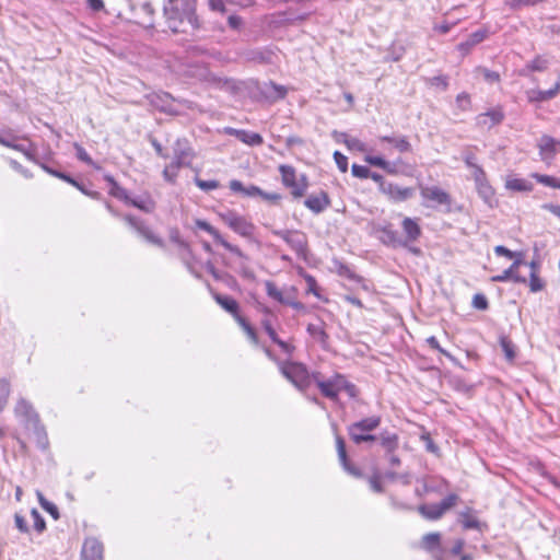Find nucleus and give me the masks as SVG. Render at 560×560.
Masks as SVG:
<instances>
[{
	"mask_svg": "<svg viewBox=\"0 0 560 560\" xmlns=\"http://www.w3.org/2000/svg\"><path fill=\"white\" fill-rule=\"evenodd\" d=\"M459 501V497L456 493L447 494L440 503L420 504L417 508L418 513L428 521H438L443 515L456 506Z\"/></svg>",
	"mask_w": 560,
	"mask_h": 560,
	"instance_id": "4",
	"label": "nucleus"
},
{
	"mask_svg": "<svg viewBox=\"0 0 560 560\" xmlns=\"http://www.w3.org/2000/svg\"><path fill=\"white\" fill-rule=\"evenodd\" d=\"M288 245L299 258H306L308 252V240L304 232L295 230L291 238H289Z\"/></svg>",
	"mask_w": 560,
	"mask_h": 560,
	"instance_id": "26",
	"label": "nucleus"
},
{
	"mask_svg": "<svg viewBox=\"0 0 560 560\" xmlns=\"http://www.w3.org/2000/svg\"><path fill=\"white\" fill-rule=\"evenodd\" d=\"M420 195L423 198V206L435 207L446 206L448 209L452 203V198L448 192L440 188L439 186H424L420 187Z\"/></svg>",
	"mask_w": 560,
	"mask_h": 560,
	"instance_id": "5",
	"label": "nucleus"
},
{
	"mask_svg": "<svg viewBox=\"0 0 560 560\" xmlns=\"http://www.w3.org/2000/svg\"><path fill=\"white\" fill-rule=\"evenodd\" d=\"M427 343L432 348V349H435L438 350L440 353L444 354L445 357H447L448 359L451 360H454V357L448 352L446 351L445 349H443L440 343H439V340L436 339V337L434 336H431L427 339Z\"/></svg>",
	"mask_w": 560,
	"mask_h": 560,
	"instance_id": "61",
	"label": "nucleus"
},
{
	"mask_svg": "<svg viewBox=\"0 0 560 560\" xmlns=\"http://www.w3.org/2000/svg\"><path fill=\"white\" fill-rule=\"evenodd\" d=\"M471 304L476 310H480V311H486L489 307L488 300H487L486 295L482 293L475 294L472 298Z\"/></svg>",
	"mask_w": 560,
	"mask_h": 560,
	"instance_id": "56",
	"label": "nucleus"
},
{
	"mask_svg": "<svg viewBox=\"0 0 560 560\" xmlns=\"http://www.w3.org/2000/svg\"><path fill=\"white\" fill-rule=\"evenodd\" d=\"M505 188L512 191L529 192L534 189V185L525 178L510 176L505 180Z\"/></svg>",
	"mask_w": 560,
	"mask_h": 560,
	"instance_id": "37",
	"label": "nucleus"
},
{
	"mask_svg": "<svg viewBox=\"0 0 560 560\" xmlns=\"http://www.w3.org/2000/svg\"><path fill=\"white\" fill-rule=\"evenodd\" d=\"M196 226L198 229L209 233L214 238V241L217 243L222 245L225 249H228L232 254L236 255L240 258H246L245 254L242 252V249L238 246L233 245V244L229 243L226 240H224L222 237V235L220 234V232L214 226H212L210 223H208L207 221L197 220Z\"/></svg>",
	"mask_w": 560,
	"mask_h": 560,
	"instance_id": "12",
	"label": "nucleus"
},
{
	"mask_svg": "<svg viewBox=\"0 0 560 560\" xmlns=\"http://www.w3.org/2000/svg\"><path fill=\"white\" fill-rule=\"evenodd\" d=\"M560 92V79L556 82L552 89L542 90H530L527 92V98L530 103H540L552 100Z\"/></svg>",
	"mask_w": 560,
	"mask_h": 560,
	"instance_id": "29",
	"label": "nucleus"
},
{
	"mask_svg": "<svg viewBox=\"0 0 560 560\" xmlns=\"http://www.w3.org/2000/svg\"><path fill=\"white\" fill-rule=\"evenodd\" d=\"M401 229L404 232L402 242H406V247L410 243H415L421 236V228L416 219L406 217L401 222Z\"/></svg>",
	"mask_w": 560,
	"mask_h": 560,
	"instance_id": "25",
	"label": "nucleus"
},
{
	"mask_svg": "<svg viewBox=\"0 0 560 560\" xmlns=\"http://www.w3.org/2000/svg\"><path fill=\"white\" fill-rule=\"evenodd\" d=\"M524 264H525V261L523 260V258L514 259V261L508 269H505L500 275L493 276L491 278V281L492 282H506V281L512 280L516 283H526L527 282L526 278L517 273V269L520 268L521 265H524Z\"/></svg>",
	"mask_w": 560,
	"mask_h": 560,
	"instance_id": "22",
	"label": "nucleus"
},
{
	"mask_svg": "<svg viewBox=\"0 0 560 560\" xmlns=\"http://www.w3.org/2000/svg\"><path fill=\"white\" fill-rule=\"evenodd\" d=\"M378 140L393 144L394 148L400 153L410 152L412 150L411 143L406 136H380Z\"/></svg>",
	"mask_w": 560,
	"mask_h": 560,
	"instance_id": "32",
	"label": "nucleus"
},
{
	"mask_svg": "<svg viewBox=\"0 0 560 560\" xmlns=\"http://www.w3.org/2000/svg\"><path fill=\"white\" fill-rule=\"evenodd\" d=\"M236 322L243 328V330L246 332L248 338L254 343H257L258 342L257 334H256L255 329L253 328V326L246 320V318H244L243 316L237 317Z\"/></svg>",
	"mask_w": 560,
	"mask_h": 560,
	"instance_id": "47",
	"label": "nucleus"
},
{
	"mask_svg": "<svg viewBox=\"0 0 560 560\" xmlns=\"http://www.w3.org/2000/svg\"><path fill=\"white\" fill-rule=\"evenodd\" d=\"M538 148L541 160L551 159L556 153V140L545 135L539 139Z\"/></svg>",
	"mask_w": 560,
	"mask_h": 560,
	"instance_id": "36",
	"label": "nucleus"
},
{
	"mask_svg": "<svg viewBox=\"0 0 560 560\" xmlns=\"http://www.w3.org/2000/svg\"><path fill=\"white\" fill-rule=\"evenodd\" d=\"M419 482L420 486L416 488L415 493L420 498L430 493L443 494L450 486L445 479L436 477H425Z\"/></svg>",
	"mask_w": 560,
	"mask_h": 560,
	"instance_id": "8",
	"label": "nucleus"
},
{
	"mask_svg": "<svg viewBox=\"0 0 560 560\" xmlns=\"http://www.w3.org/2000/svg\"><path fill=\"white\" fill-rule=\"evenodd\" d=\"M279 173L281 174L283 186L290 189L294 199H300L305 195L310 186L308 178L305 174L298 176L296 170L292 165L287 164L279 166Z\"/></svg>",
	"mask_w": 560,
	"mask_h": 560,
	"instance_id": "3",
	"label": "nucleus"
},
{
	"mask_svg": "<svg viewBox=\"0 0 560 560\" xmlns=\"http://www.w3.org/2000/svg\"><path fill=\"white\" fill-rule=\"evenodd\" d=\"M345 144L349 150L352 151L365 152L368 150L365 143H363L358 138L348 137V139L345 140Z\"/></svg>",
	"mask_w": 560,
	"mask_h": 560,
	"instance_id": "51",
	"label": "nucleus"
},
{
	"mask_svg": "<svg viewBox=\"0 0 560 560\" xmlns=\"http://www.w3.org/2000/svg\"><path fill=\"white\" fill-rule=\"evenodd\" d=\"M504 119V113L500 107L489 109L486 113H481L476 117V124L482 129H491L497 125H500Z\"/></svg>",
	"mask_w": 560,
	"mask_h": 560,
	"instance_id": "21",
	"label": "nucleus"
},
{
	"mask_svg": "<svg viewBox=\"0 0 560 560\" xmlns=\"http://www.w3.org/2000/svg\"><path fill=\"white\" fill-rule=\"evenodd\" d=\"M378 441L385 454L395 453L399 446L398 434L388 430H384L378 434Z\"/></svg>",
	"mask_w": 560,
	"mask_h": 560,
	"instance_id": "30",
	"label": "nucleus"
},
{
	"mask_svg": "<svg viewBox=\"0 0 560 560\" xmlns=\"http://www.w3.org/2000/svg\"><path fill=\"white\" fill-rule=\"evenodd\" d=\"M230 189L234 192H240L247 197H257L262 195V190L255 185H249L245 187L242 182L237 179H233L230 182Z\"/></svg>",
	"mask_w": 560,
	"mask_h": 560,
	"instance_id": "38",
	"label": "nucleus"
},
{
	"mask_svg": "<svg viewBox=\"0 0 560 560\" xmlns=\"http://www.w3.org/2000/svg\"><path fill=\"white\" fill-rule=\"evenodd\" d=\"M380 416H371L348 425L347 431L350 438L359 435L360 433H371L381 424Z\"/></svg>",
	"mask_w": 560,
	"mask_h": 560,
	"instance_id": "15",
	"label": "nucleus"
},
{
	"mask_svg": "<svg viewBox=\"0 0 560 560\" xmlns=\"http://www.w3.org/2000/svg\"><path fill=\"white\" fill-rule=\"evenodd\" d=\"M178 174V168L174 167L173 164H168L163 170V177L166 182L174 184Z\"/></svg>",
	"mask_w": 560,
	"mask_h": 560,
	"instance_id": "58",
	"label": "nucleus"
},
{
	"mask_svg": "<svg viewBox=\"0 0 560 560\" xmlns=\"http://www.w3.org/2000/svg\"><path fill=\"white\" fill-rule=\"evenodd\" d=\"M223 222L235 233L243 237H252L255 231L253 223L247 221L244 217L238 215L234 211H228L221 214Z\"/></svg>",
	"mask_w": 560,
	"mask_h": 560,
	"instance_id": "6",
	"label": "nucleus"
},
{
	"mask_svg": "<svg viewBox=\"0 0 560 560\" xmlns=\"http://www.w3.org/2000/svg\"><path fill=\"white\" fill-rule=\"evenodd\" d=\"M26 428L33 430L37 446L42 450H46L48 446V438L44 425L40 423V420H38L37 423H31V425H26Z\"/></svg>",
	"mask_w": 560,
	"mask_h": 560,
	"instance_id": "40",
	"label": "nucleus"
},
{
	"mask_svg": "<svg viewBox=\"0 0 560 560\" xmlns=\"http://www.w3.org/2000/svg\"><path fill=\"white\" fill-rule=\"evenodd\" d=\"M127 205L129 206H132L135 208H138L147 213H151L154 208H155V203L154 201L147 197V198H130L129 197V201L126 202Z\"/></svg>",
	"mask_w": 560,
	"mask_h": 560,
	"instance_id": "42",
	"label": "nucleus"
},
{
	"mask_svg": "<svg viewBox=\"0 0 560 560\" xmlns=\"http://www.w3.org/2000/svg\"><path fill=\"white\" fill-rule=\"evenodd\" d=\"M488 36L487 30H478L471 33L465 42H462L457 45L458 51L465 56L470 52V50L481 42H483Z\"/></svg>",
	"mask_w": 560,
	"mask_h": 560,
	"instance_id": "28",
	"label": "nucleus"
},
{
	"mask_svg": "<svg viewBox=\"0 0 560 560\" xmlns=\"http://www.w3.org/2000/svg\"><path fill=\"white\" fill-rule=\"evenodd\" d=\"M382 192L394 202H402L413 197L415 189L411 187H401L393 183H387L382 184Z\"/></svg>",
	"mask_w": 560,
	"mask_h": 560,
	"instance_id": "16",
	"label": "nucleus"
},
{
	"mask_svg": "<svg viewBox=\"0 0 560 560\" xmlns=\"http://www.w3.org/2000/svg\"><path fill=\"white\" fill-rule=\"evenodd\" d=\"M331 205L328 194L320 190L318 194H312L304 200V206L314 214L324 212Z\"/></svg>",
	"mask_w": 560,
	"mask_h": 560,
	"instance_id": "20",
	"label": "nucleus"
},
{
	"mask_svg": "<svg viewBox=\"0 0 560 560\" xmlns=\"http://www.w3.org/2000/svg\"><path fill=\"white\" fill-rule=\"evenodd\" d=\"M544 288H545V282L542 281V279H540L538 273H536V270L530 271V275H529L530 291L536 293V292L541 291Z\"/></svg>",
	"mask_w": 560,
	"mask_h": 560,
	"instance_id": "48",
	"label": "nucleus"
},
{
	"mask_svg": "<svg viewBox=\"0 0 560 560\" xmlns=\"http://www.w3.org/2000/svg\"><path fill=\"white\" fill-rule=\"evenodd\" d=\"M125 222H127L140 236L147 240L149 243L154 244L156 246H164V242L161 237L156 236L152 230L145 225V223L131 214H125L121 217Z\"/></svg>",
	"mask_w": 560,
	"mask_h": 560,
	"instance_id": "9",
	"label": "nucleus"
},
{
	"mask_svg": "<svg viewBox=\"0 0 560 560\" xmlns=\"http://www.w3.org/2000/svg\"><path fill=\"white\" fill-rule=\"evenodd\" d=\"M365 161L372 165L382 168L387 174L396 175L398 173L397 162L386 161L383 156L378 155H366Z\"/></svg>",
	"mask_w": 560,
	"mask_h": 560,
	"instance_id": "31",
	"label": "nucleus"
},
{
	"mask_svg": "<svg viewBox=\"0 0 560 560\" xmlns=\"http://www.w3.org/2000/svg\"><path fill=\"white\" fill-rule=\"evenodd\" d=\"M163 15L173 33H185L187 26L191 30L200 27L196 14V0H164Z\"/></svg>",
	"mask_w": 560,
	"mask_h": 560,
	"instance_id": "1",
	"label": "nucleus"
},
{
	"mask_svg": "<svg viewBox=\"0 0 560 560\" xmlns=\"http://www.w3.org/2000/svg\"><path fill=\"white\" fill-rule=\"evenodd\" d=\"M325 324L319 320L317 324H308L306 327V331L310 334V336L319 342L323 348H326L328 342V334L325 331Z\"/></svg>",
	"mask_w": 560,
	"mask_h": 560,
	"instance_id": "34",
	"label": "nucleus"
},
{
	"mask_svg": "<svg viewBox=\"0 0 560 560\" xmlns=\"http://www.w3.org/2000/svg\"><path fill=\"white\" fill-rule=\"evenodd\" d=\"M278 368L281 374L301 393H305L310 388V371L304 363L288 360L278 362Z\"/></svg>",
	"mask_w": 560,
	"mask_h": 560,
	"instance_id": "2",
	"label": "nucleus"
},
{
	"mask_svg": "<svg viewBox=\"0 0 560 560\" xmlns=\"http://www.w3.org/2000/svg\"><path fill=\"white\" fill-rule=\"evenodd\" d=\"M345 385V375L335 373L331 377L325 380V382H318V389L322 395L330 400H337L339 393L342 390Z\"/></svg>",
	"mask_w": 560,
	"mask_h": 560,
	"instance_id": "10",
	"label": "nucleus"
},
{
	"mask_svg": "<svg viewBox=\"0 0 560 560\" xmlns=\"http://www.w3.org/2000/svg\"><path fill=\"white\" fill-rule=\"evenodd\" d=\"M266 334L269 336V338L271 339V341L273 343H276L277 346H279V348L285 353L288 354L289 357H291L295 350V347L292 346L291 343L287 342V341H283L281 340L275 328L272 327V325L270 327H267V329H265Z\"/></svg>",
	"mask_w": 560,
	"mask_h": 560,
	"instance_id": "41",
	"label": "nucleus"
},
{
	"mask_svg": "<svg viewBox=\"0 0 560 560\" xmlns=\"http://www.w3.org/2000/svg\"><path fill=\"white\" fill-rule=\"evenodd\" d=\"M10 395V383L5 380H0V411L4 408Z\"/></svg>",
	"mask_w": 560,
	"mask_h": 560,
	"instance_id": "53",
	"label": "nucleus"
},
{
	"mask_svg": "<svg viewBox=\"0 0 560 560\" xmlns=\"http://www.w3.org/2000/svg\"><path fill=\"white\" fill-rule=\"evenodd\" d=\"M104 179L108 183L109 185V195L124 201L125 203L127 201H129V195H128V191L122 188L116 180L115 178L107 174L104 176Z\"/></svg>",
	"mask_w": 560,
	"mask_h": 560,
	"instance_id": "39",
	"label": "nucleus"
},
{
	"mask_svg": "<svg viewBox=\"0 0 560 560\" xmlns=\"http://www.w3.org/2000/svg\"><path fill=\"white\" fill-rule=\"evenodd\" d=\"M264 92L269 97H273L276 100H280V98H284L285 97L288 91H287V89L283 85H279V84L270 81L269 83L265 84Z\"/></svg>",
	"mask_w": 560,
	"mask_h": 560,
	"instance_id": "43",
	"label": "nucleus"
},
{
	"mask_svg": "<svg viewBox=\"0 0 560 560\" xmlns=\"http://www.w3.org/2000/svg\"><path fill=\"white\" fill-rule=\"evenodd\" d=\"M195 158V152L186 139H177L173 147V159L171 164L178 170L188 167Z\"/></svg>",
	"mask_w": 560,
	"mask_h": 560,
	"instance_id": "7",
	"label": "nucleus"
},
{
	"mask_svg": "<svg viewBox=\"0 0 560 560\" xmlns=\"http://www.w3.org/2000/svg\"><path fill=\"white\" fill-rule=\"evenodd\" d=\"M476 71L480 73L488 83H497L500 81V74L497 71L489 70L485 67H478Z\"/></svg>",
	"mask_w": 560,
	"mask_h": 560,
	"instance_id": "50",
	"label": "nucleus"
},
{
	"mask_svg": "<svg viewBox=\"0 0 560 560\" xmlns=\"http://www.w3.org/2000/svg\"><path fill=\"white\" fill-rule=\"evenodd\" d=\"M224 132L229 136H234L236 139L242 141L243 143L252 145V147L261 145L264 143L262 137L257 132L247 131L244 129H235L232 127H226L224 129Z\"/></svg>",
	"mask_w": 560,
	"mask_h": 560,
	"instance_id": "23",
	"label": "nucleus"
},
{
	"mask_svg": "<svg viewBox=\"0 0 560 560\" xmlns=\"http://www.w3.org/2000/svg\"><path fill=\"white\" fill-rule=\"evenodd\" d=\"M40 166H42V168H43L46 173H48V174H50V175H52V176H55V177H57V178H59V179H62V180L67 182L68 184H70V185L74 186L77 189H79V190H80L82 194H84L85 196H89V197H91V198H93V199H100V198H101V194H100L98 191H92V190H89V189L84 186V184H82V183L78 182L75 178H73V177H72V176H70L69 174H66V173H63V172H60V171L54 170L52 167H50V166H48V165H46V164H44V163H42V164H40Z\"/></svg>",
	"mask_w": 560,
	"mask_h": 560,
	"instance_id": "13",
	"label": "nucleus"
},
{
	"mask_svg": "<svg viewBox=\"0 0 560 560\" xmlns=\"http://www.w3.org/2000/svg\"><path fill=\"white\" fill-rule=\"evenodd\" d=\"M422 549L431 552L435 560H445L446 551L441 547V534L429 533L421 539Z\"/></svg>",
	"mask_w": 560,
	"mask_h": 560,
	"instance_id": "14",
	"label": "nucleus"
},
{
	"mask_svg": "<svg viewBox=\"0 0 560 560\" xmlns=\"http://www.w3.org/2000/svg\"><path fill=\"white\" fill-rule=\"evenodd\" d=\"M500 346L502 348V351L504 352L506 360L512 362L516 357L515 346L513 345V342L508 338H501Z\"/></svg>",
	"mask_w": 560,
	"mask_h": 560,
	"instance_id": "46",
	"label": "nucleus"
},
{
	"mask_svg": "<svg viewBox=\"0 0 560 560\" xmlns=\"http://www.w3.org/2000/svg\"><path fill=\"white\" fill-rule=\"evenodd\" d=\"M195 184L203 191H210L220 186L219 182L215 179L205 180L199 177L195 178Z\"/></svg>",
	"mask_w": 560,
	"mask_h": 560,
	"instance_id": "54",
	"label": "nucleus"
},
{
	"mask_svg": "<svg viewBox=\"0 0 560 560\" xmlns=\"http://www.w3.org/2000/svg\"><path fill=\"white\" fill-rule=\"evenodd\" d=\"M210 292L212 294V298L214 301L229 314H231L235 320H237V317H242L240 314V305L236 300H234L231 296L222 295L218 292H214L210 287Z\"/></svg>",
	"mask_w": 560,
	"mask_h": 560,
	"instance_id": "27",
	"label": "nucleus"
},
{
	"mask_svg": "<svg viewBox=\"0 0 560 560\" xmlns=\"http://www.w3.org/2000/svg\"><path fill=\"white\" fill-rule=\"evenodd\" d=\"M351 441L359 445L363 442H374V441H378V435H374L372 433H360L359 435H354L352 438H350Z\"/></svg>",
	"mask_w": 560,
	"mask_h": 560,
	"instance_id": "60",
	"label": "nucleus"
},
{
	"mask_svg": "<svg viewBox=\"0 0 560 560\" xmlns=\"http://www.w3.org/2000/svg\"><path fill=\"white\" fill-rule=\"evenodd\" d=\"M334 160L340 170V172L346 173L348 171V158L343 155L339 151L334 152Z\"/></svg>",
	"mask_w": 560,
	"mask_h": 560,
	"instance_id": "59",
	"label": "nucleus"
},
{
	"mask_svg": "<svg viewBox=\"0 0 560 560\" xmlns=\"http://www.w3.org/2000/svg\"><path fill=\"white\" fill-rule=\"evenodd\" d=\"M462 517V525L464 529H481V523L476 517H472L467 513H463Z\"/></svg>",
	"mask_w": 560,
	"mask_h": 560,
	"instance_id": "49",
	"label": "nucleus"
},
{
	"mask_svg": "<svg viewBox=\"0 0 560 560\" xmlns=\"http://www.w3.org/2000/svg\"><path fill=\"white\" fill-rule=\"evenodd\" d=\"M173 97L168 93H162L155 96L153 101L154 105L160 109V112L168 114V115H178L179 112L173 105Z\"/></svg>",
	"mask_w": 560,
	"mask_h": 560,
	"instance_id": "33",
	"label": "nucleus"
},
{
	"mask_svg": "<svg viewBox=\"0 0 560 560\" xmlns=\"http://www.w3.org/2000/svg\"><path fill=\"white\" fill-rule=\"evenodd\" d=\"M104 559V546L95 537L85 538L82 550L81 560H103Z\"/></svg>",
	"mask_w": 560,
	"mask_h": 560,
	"instance_id": "17",
	"label": "nucleus"
},
{
	"mask_svg": "<svg viewBox=\"0 0 560 560\" xmlns=\"http://www.w3.org/2000/svg\"><path fill=\"white\" fill-rule=\"evenodd\" d=\"M31 516L34 521V528L38 533H42L43 530H45V528H46L45 520L36 509H32Z\"/></svg>",
	"mask_w": 560,
	"mask_h": 560,
	"instance_id": "55",
	"label": "nucleus"
},
{
	"mask_svg": "<svg viewBox=\"0 0 560 560\" xmlns=\"http://www.w3.org/2000/svg\"><path fill=\"white\" fill-rule=\"evenodd\" d=\"M305 281L307 283V292L314 294L317 298H320L315 278L311 275H307L305 276Z\"/></svg>",
	"mask_w": 560,
	"mask_h": 560,
	"instance_id": "62",
	"label": "nucleus"
},
{
	"mask_svg": "<svg viewBox=\"0 0 560 560\" xmlns=\"http://www.w3.org/2000/svg\"><path fill=\"white\" fill-rule=\"evenodd\" d=\"M549 61L542 56H536L523 69L520 70V75L528 77L532 72H541L548 68Z\"/></svg>",
	"mask_w": 560,
	"mask_h": 560,
	"instance_id": "35",
	"label": "nucleus"
},
{
	"mask_svg": "<svg viewBox=\"0 0 560 560\" xmlns=\"http://www.w3.org/2000/svg\"><path fill=\"white\" fill-rule=\"evenodd\" d=\"M265 288H266V293L269 298H271L272 300H275L279 303H282V301H284V295H283L282 291L280 289H278V287L276 285L275 282H272L270 280L265 281Z\"/></svg>",
	"mask_w": 560,
	"mask_h": 560,
	"instance_id": "45",
	"label": "nucleus"
},
{
	"mask_svg": "<svg viewBox=\"0 0 560 560\" xmlns=\"http://www.w3.org/2000/svg\"><path fill=\"white\" fill-rule=\"evenodd\" d=\"M472 177L476 184L478 195L482 198V200L486 203L492 206V201L494 200V190L492 186L489 184L483 168L476 167V172L472 173Z\"/></svg>",
	"mask_w": 560,
	"mask_h": 560,
	"instance_id": "11",
	"label": "nucleus"
},
{
	"mask_svg": "<svg viewBox=\"0 0 560 560\" xmlns=\"http://www.w3.org/2000/svg\"><path fill=\"white\" fill-rule=\"evenodd\" d=\"M369 483L371 489L376 493H382L384 491L383 485L381 482L380 476L377 474L373 475L369 479Z\"/></svg>",
	"mask_w": 560,
	"mask_h": 560,
	"instance_id": "63",
	"label": "nucleus"
},
{
	"mask_svg": "<svg viewBox=\"0 0 560 560\" xmlns=\"http://www.w3.org/2000/svg\"><path fill=\"white\" fill-rule=\"evenodd\" d=\"M16 417L22 418L25 425H31V423H37L39 420L38 413L33 408L32 404L26 399L21 398L14 409Z\"/></svg>",
	"mask_w": 560,
	"mask_h": 560,
	"instance_id": "24",
	"label": "nucleus"
},
{
	"mask_svg": "<svg viewBox=\"0 0 560 560\" xmlns=\"http://www.w3.org/2000/svg\"><path fill=\"white\" fill-rule=\"evenodd\" d=\"M494 253L498 256H505L509 259L523 258V254L521 252H512L503 245H498L494 247Z\"/></svg>",
	"mask_w": 560,
	"mask_h": 560,
	"instance_id": "52",
	"label": "nucleus"
},
{
	"mask_svg": "<svg viewBox=\"0 0 560 560\" xmlns=\"http://www.w3.org/2000/svg\"><path fill=\"white\" fill-rule=\"evenodd\" d=\"M336 448L339 462L342 466V468L351 476L355 478L362 477V471L360 468L355 467L348 458L347 451H346V442L343 438L339 434H336Z\"/></svg>",
	"mask_w": 560,
	"mask_h": 560,
	"instance_id": "18",
	"label": "nucleus"
},
{
	"mask_svg": "<svg viewBox=\"0 0 560 560\" xmlns=\"http://www.w3.org/2000/svg\"><path fill=\"white\" fill-rule=\"evenodd\" d=\"M533 178H535L539 184L545 185L550 188L560 189V178L546 175V174H539V173H533L530 175Z\"/></svg>",
	"mask_w": 560,
	"mask_h": 560,
	"instance_id": "44",
	"label": "nucleus"
},
{
	"mask_svg": "<svg viewBox=\"0 0 560 560\" xmlns=\"http://www.w3.org/2000/svg\"><path fill=\"white\" fill-rule=\"evenodd\" d=\"M376 232L378 233V240L384 245L392 247H406V242H402V237L393 229L390 223L377 226Z\"/></svg>",
	"mask_w": 560,
	"mask_h": 560,
	"instance_id": "19",
	"label": "nucleus"
},
{
	"mask_svg": "<svg viewBox=\"0 0 560 560\" xmlns=\"http://www.w3.org/2000/svg\"><path fill=\"white\" fill-rule=\"evenodd\" d=\"M342 390L346 392L348 394V396L351 398H355L359 394L358 387L353 383H350L346 376H345V385H342Z\"/></svg>",
	"mask_w": 560,
	"mask_h": 560,
	"instance_id": "64",
	"label": "nucleus"
},
{
	"mask_svg": "<svg viewBox=\"0 0 560 560\" xmlns=\"http://www.w3.org/2000/svg\"><path fill=\"white\" fill-rule=\"evenodd\" d=\"M352 175L358 178H369L371 171L368 166L353 164L351 167Z\"/></svg>",
	"mask_w": 560,
	"mask_h": 560,
	"instance_id": "57",
	"label": "nucleus"
}]
</instances>
